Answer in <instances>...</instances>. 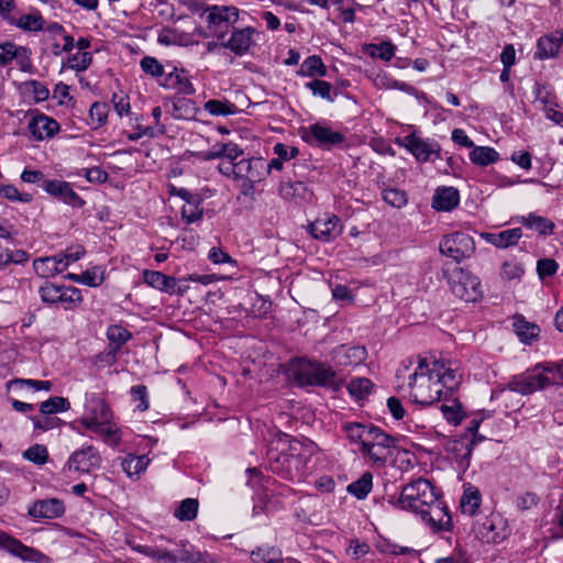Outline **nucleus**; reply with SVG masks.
I'll list each match as a JSON object with an SVG mask.
<instances>
[{
    "label": "nucleus",
    "mask_w": 563,
    "mask_h": 563,
    "mask_svg": "<svg viewBox=\"0 0 563 563\" xmlns=\"http://www.w3.org/2000/svg\"><path fill=\"white\" fill-rule=\"evenodd\" d=\"M312 441L301 442L286 433L277 434L268 445L267 459L273 473L289 481H301L316 452Z\"/></svg>",
    "instance_id": "1"
},
{
    "label": "nucleus",
    "mask_w": 563,
    "mask_h": 563,
    "mask_svg": "<svg viewBox=\"0 0 563 563\" xmlns=\"http://www.w3.org/2000/svg\"><path fill=\"white\" fill-rule=\"evenodd\" d=\"M410 397L421 406H431L442 399L443 390L439 379L433 377L430 360L422 357L418 367L409 376Z\"/></svg>",
    "instance_id": "2"
},
{
    "label": "nucleus",
    "mask_w": 563,
    "mask_h": 563,
    "mask_svg": "<svg viewBox=\"0 0 563 563\" xmlns=\"http://www.w3.org/2000/svg\"><path fill=\"white\" fill-rule=\"evenodd\" d=\"M292 372L301 386H321L339 390L342 384L330 366L317 361L298 358L292 363Z\"/></svg>",
    "instance_id": "3"
},
{
    "label": "nucleus",
    "mask_w": 563,
    "mask_h": 563,
    "mask_svg": "<svg viewBox=\"0 0 563 563\" xmlns=\"http://www.w3.org/2000/svg\"><path fill=\"white\" fill-rule=\"evenodd\" d=\"M437 495L434 486L428 479L418 478L406 485L397 499L395 496H389L388 503L419 514L427 504L435 501Z\"/></svg>",
    "instance_id": "4"
},
{
    "label": "nucleus",
    "mask_w": 563,
    "mask_h": 563,
    "mask_svg": "<svg viewBox=\"0 0 563 563\" xmlns=\"http://www.w3.org/2000/svg\"><path fill=\"white\" fill-rule=\"evenodd\" d=\"M396 446V439L387 434L384 430L373 426L369 428V437L360 446L363 456L371 460L376 466H385L393 455V449Z\"/></svg>",
    "instance_id": "5"
},
{
    "label": "nucleus",
    "mask_w": 563,
    "mask_h": 563,
    "mask_svg": "<svg viewBox=\"0 0 563 563\" xmlns=\"http://www.w3.org/2000/svg\"><path fill=\"white\" fill-rule=\"evenodd\" d=\"M448 283L453 295L466 302H477L484 296L479 278L463 268L454 269Z\"/></svg>",
    "instance_id": "6"
},
{
    "label": "nucleus",
    "mask_w": 563,
    "mask_h": 563,
    "mask_svg": "<svg viewBox=\"0 0 563 563\" xmlns=\"http://www.w3.org/2000/svg\"><path fill=\"white\" fill-rule=\"evenodd\" d=\"M540 367L541 366H534L533 368H529L523 373L511 376L505 386L493 393V397H496L506 390L518 393L521 396H529L537 390H542V385L544 382H548L547 379L539 377Z\"/></svg>",
    "instance_id": "7"
},
{
    "label": "nucleus",
    "mask_w": 563,
    "mask_h": 563,
    "mask_svg": "<svg viewBox=\"0 0 563 563\" xmlns=\"http://www.w3.org/2000/svg\"><path fill=\"white\" fill-rule=\"evenodd\" d=\"M301 137L306 143L318 146L324 151L340 146L345 141V135L332 130L322 123H314L301 131Z\"/></svg>",
    "instance_id": "8"
},
{
    "label": "nucleus",
    "mask_w": 563,
    "mask_h": 563,
    "mask_svg": "<svg viewBox=\"0 0 563 563\" xmlns=\"http://www.w3.org/2000/svg\"><path fill=\"white\" fill-rule=\"evenodd\" d=\"M439 250L442 255L453 258L456 263L471 257L475 252V243L471 235L464 232H454L444 235Z\"/></svg>",
    "instance_id": "9"
},
{
    "label": "nucleus",
    "mask_w": 563,
    "mask_h": 563,
    "mask_svg": "<svg viewBox=\"0 0 563 563\" xmlns=\"http://www.w3.org/2000/svg\"><path fill=\"white\" fill-rule=\"evenodd\" d=\"M397 143L406 147L418 162H433L440 157V144L431 139H422L416 132L399 139Z\"/></svg>",
    "instance_id": "10"
},
{
    "label": "nucleus",
    "mask_w": 563,
    "mask_h": 563,
    "mask_svg": "<svg viewBox=\"0 0 563 563\" xmlns=\"http://www.w3.org/2000/svg\"><path fill=\"white\" fill-rule=\"evenodd\" d=\"M255 34H260V32L252 26L243 29L233 26L232 34L228 41H223L227 35V31L214 33L217 38L221 41V47L230 49L236 56H243L250 51L251 46L254 45L253 36Z\"/></svg>",
    "instance_id": "11"
},
{
    "label": "nucleus",
    "mask_w": 563,
    "mask_h": 563,
    "mask_svg": "<svg viewBox=\"0 0 563 563\" xmlns=\"http://www.w3.org/2000/svg\"><path fill=\"white\" fill-rule=\"evenodd\" d=\"M430 364L433 377L439 379L445 399L449 395H452L461 384L462 374L456 367H453L452 362L445 363L441 360H430Z\"/></svg>",
    "instance_id": "12"
},
{
    "label": "nucleus",
    "mask_w": 563,
    "mask_h": 563,
    "mask_svg": "<svg viewBox=\"0 0 563 563\" xmlns=\"http://www.w3.org/2000/svg\"><path fill=\"white\" fill-rule=\"evenodd\" d=\"M422 521L428 523L437 531L450 530L452 528V519L448 511L446 506L441 500L439 494L435 496V501L427 504L426 508L419 512Z\"/></svg>",
    "instance_id": "13"
},
{
    "label": "nucleus",
    "mask_w": 563,
    "mask_h": 563,
    "mask_svg": "<svg viewBox=\"0 0 563 563\" xmlns=\"http://www.w3.org/2000/svg\"><path fill=\"white\" fill-rule=\"evenodd\" d=\"M485 437H477L470 439L468 434H461L452 440H449L445 446L448 453L452 454L463 471L470 466V460L474 446L483 442Z\"/></svg>",
    "instance_id": "14"
},
{
    "label": "nucleus",
    "mask_w": 563,
    "mask_h": 563,
    "mask_svg": "<svg viewBox=\"0 0 563 563\" xmlns=\"http://www.w3.org/2000/svg\"><path fill=\"white\" fill-rule=\"evenodd\" d=\"M307 231L316 240L330 242L342 233L341 220L335 214L318 218L308 224Z\"/></svg>",
    "instance_id": "15"
},
{
    "label": "nucleus",
    "mask_w": 563,
    "mask_h": 563,
    "mask_svg": "<svg viewBox=\"0 0 563 563\" xmlns=\"http://www.w3.org/2000/svg\"><path fill=\"white\" fill-rule=\"evenodd\" d=\"M42 188L48 195L74 208H81L85 206V200L73 189L71 185L65 180H44Z\"/></svg>",
    "instance_id": "16"
},
{
    "label": "nucleus",
    "mask_w": 563,
    "mask_h": 563,
    "mask_svg": "<svg viewBox=\"0 0 563 563\" xmlns=\"http://www.w3.org/2000/svg\"><path fill=\"white\" fill-rule=\"evenodd\" d=\"M101 457L98 451L88 445L80 450H76L68 459L67 466L76 472L89 473L90 470L98 468Z\"/></svg>",
    "instance_id": "17"
},
{
    "label": "nucleus",
    "mask_w": 563,
    "mask_h": 563,
    "mask_svg": "<svg viewBox=\"0 0 563 563\" xmlns=\"http://www.w3.org/2000/svg\"><path fill=\"white\" fill-rule=\"evenodd\" d=\"M366 358V350L361 345L342 344L331 352V361L336 366H356Z\"/></svg>",
    "instance_id": "18"
},
{
    "label": "nucleus",
    "mask_w": 563,
    "mask_h": 563,
    "mask_svg": "<svg viewBox=\"0 0 563 563\" xmlns=\"http://www.w3.org/2000/svg\"><path fill=\"white\" fill-rule=\"evenodd\" d=\"M0 549L8 551L9 553L21 558L24 561L40 562L44 555L30 547L24 545L18 539L10 537L5 532H0Z\"/></svg>",
    "instance_id": "19"
},
{
    "label": "nucleus",
    "mask_w": 563,
    "mask_h": 563,
    "mask_svg": "<svg viewBox=\"0 0 563 563\" xmlns=\"http://www.w3.org/2000/svg\"><path fill=\"white\" fill-rule=\"evenodd\" d=\"M266 176L267 166L262 157L242 158L236 162L235 179L264 180Z\"/></svg>",
    "instance_id": "20"
},
{
    "label": "nucleus",
    "mask_w": 563,
    "mask_h": 563,
    "mask_svg": "<svg viewBox=\"0 0 563 563\" xmlns=\"http://www.w3.org/2000/svg\"><path fill=\"white\" fill-rule=\"evenodd\" d=\"M59 129V123L55 119L42 113L32 118L29 122V131L37 141L54 136Z\"/></svg>",
    "instance_id": "21"
},
{
    "label": "nucleus",
    "mask_w": 563,
    "mask_h": 563,
    "mask_svg": "<svg viewBox=\"0 0 563 563\" xmlns=\"http://www.w3.org/2000/svg\"><path fill=\"white\" fill-rule=\"evenodd\" d=\"M65 512V506L57 498L36 500L29 508V515L34 518L54 519Z\"/></svg>",
    "instance_id": "22"
},
{
    "label": "nucleus",
    "mask_w": 563,
    "mask_h": 563,
    "mask_svg": "<svg viewBox=\"0 0 563 563\" xmlns=\"http://www.w3.org/2000/svg\"><path fill=\"white\" fill-rule=\"evenodd\" d=\"M205 12L208 13L206 20L209 25L220 26L228 24L233 27L239 20V9L235 7L211 5L207 7Z\"/></svg>",
    "instance_id": "23"
},
{
    "label": "nucleus",
    "mask_w": 563,
    "mask_h": 563,
    "mask_svg": "<svg viewBox=\"0 0 563 563\" xmlns=\"http://www.w3.org/2000/svg\"><path fill=\"white\" fill-rule=\"evenodd\" d=\"M563 43V33L555 31L549 35L541 36L537 43L534 57L538 59H548L555 57Z\"/></svg>",
    "instance_id": "24"
},
{
    "label": "nucleus",
    "mask_w": 563,
    "mask_h": 563,
    "mask_svg": "<svg viewBox=\"0 0 563 563\" xmlns=\"http://www.w3.org/2000/svg\"><path fill=\"white\" fill-rule=\"evenodd\" d=\"M185 74V69L178 70L177 68H174L173 71L164 76L161 86L165 89L177 90V92L181 95H194L196 92V89L190 79Z\"/></svg>",
    "instance_id": "25"
},
{
    "label": "nucleus",
    "mask_w": 563,
    "mask_h": 563,
    "mask_svg": "<svg viewBox=\"0 0 563 563\" xmlns=\"http://www.w3.org/2000/svg\"><path fill=\"white\" fill-rule=\"evenodd\" d=\"M460 202L459 190L454 187H440L432 198V208L438 211H452Z\"/></svg>",
    "instance_id": "26"
},
{
    "label": "nucleus",
    "mask_w": 563,
    "mask_h": 563,
    "mask_svg": "<svg viewBox=\"0 0 563 563\" xmlns=\"http://www.w3.org/2000/svg\"><path fill=\"white\" fill-rule=\"evenodd\" d=\"M482 236L486 242L498 249H508L518 244L522 236V231L520 228H514L498 233L486 232Z\"/></svg>",
    "instance_id": "27"
},
{
    "label": "nucleus",
    "mask_w": 563,
    "mask_h": 563,
    "mask_svg": "<svg viewBox=\"0 0 563 563\" xmlns=\"http://www.w3.org/2000/svg\"><path fill=\"white\" fill-rule=\"evenodd\" d=\"M143 280L148 286L169 295H174V291H176V279L162 272L145 269Z\"/></svg>",
    "instance_id": "28"
},
{
    "label": "nucleus",
    "mask_w": 563,
    "mask_h": 563,
    "mask_svg": "<svg viewBox=\"0 0 563 563\" xmlns=\"http://www.w3.org/2000/svg\"><path fill=\"white\" fill-rule=\"evenodd\" d=\"M517 222L530 230H536L540 235H550L553 233L554 223L545 218L538 216L533 212L528 216H521L517 219Z\"/></svg>",
    "instance_id": "29"
},
{
    "label": "nucleus",
    "mask_w": 563,
    "mask_h": 563,
    "mask_svg": "<svg viewBox=\"0 0 563 563\" xmlns=\"http://www.w3.org/2000/svg\"><path fill=\"white\" fill-rule=\"evenodd\" d=\"M33 268L35 274L44 279H48L63 273V268H60V260H56L54 256H46L34 260Z\"/></svg>",
    "instance_id": "30"
},
{
    "label": "nucleus",
    "mask_w": 563,
    "mask_h": 563,
    "mask_svg": "<svg viewBox=\"0 0 563 563\" xmlns=\"http://www.w3.org/2000/svg\"><path fill=\"white\" fill-rule=\"evenodd\" d=\"M242 154L243 151L232 142L217 143L216 145H213L211 151L202 153V158L205 161H211L216 158L225 157L229 161H235Z\"/></svg>",
    "instance_id": "31"
},
{
    "label": "nucleus",
    "mask_w": 563,
    "mask_h": 563,
    "mask_svg": "<svg viewBox=\"0 0 563 563\" xmlns=\"http://www.w3.org/2000/svg\"><path fill=\"white\" fill-rule=\"evenodd\" d=\"M279 194L284 199H308L311 196V191L307 185L301 181H284L279 186Z\"/></svg>",
    "instance_id": "32"
},
{
    "label": "nucleus",
    "mask_w": 563,
    "mask_h": 563,
    "mask_svg": "<svg viewBox=\"0 0 563 563\" xmlns=\"http://www.w3.org/2000/svg\"><path fill=\"white\" fill-rule=\"evenodd\" d=\"M536 366H541L539 369V377L547 379L542 385V389H545L553 385H563V364L562 365H547L539 363Z\"/></svg>",
    "instance_id": "33"
},
{
    "label": "nucleus",
    "mask_w": 563,
    "mask_h": 563,
    "mask_svg": "<svg viewBox=\"0 0 563 563\" xmlns=\"http://www.w3.org/2000/svg\"><path fill=\"white\" fill-rule=\"evenodd\" d=\"M303 77H324L327 76V67L318 55L307 57L298 71Z\"/></svg>",
    "instance_id": "34"
},
{
    "label": "nucleus",
    "mask_w": 563,
    "mask_h": 563,
    "mask_svg": "<svg viewBox=\"0 0 563 563\" xmlns=\"http://www.w3.org/2000/svg\"><path fill=\"white\" fill-rule=\"evenodd\" d=\"M481 506V493L475 487L465 488L460 507L463 515L474 516Z\"/></svg>",
    "instance_id": "35"
},
{
    "label": "nucleus",
    "mask_w": 563,
    "mask_h": 563,
    "mask_svg": "<svg viewBox=\"0 0 563 563\" xmlns=\"http://www.w3.org/2000/svg\"><path fill=\"white\" fill-rule=\"evenodd\" d=\"M107 338L109 340V347L113 353H117L123 344L131 338V332L119 324L110 325L107 330Z\"/></svg>",
    "instance_id": "36"
},
{
    "label": "nucleus",
    "mask_w": 563,
    "mask_h": 563,
    "mask_svg": "<svg viewBox=\"0 0 563 563\" xmlns=\"http://www.w3.org/2000/svg\"><path fill=\"white\" fill-rule=\"evenodd\" d=\"M476 537L486 543H497L501 539L498 532L495 531V522L493 518H485L483 521H477L474 525Z\"/></svg>",
    "instance_id": "37"
},
{
    "label": "nucleus",
    "mask_w": 563,
    "mask_h": 563,
    "mask_svg": "<svg viewBox=\"0 0 563 563\" xmlns=\"http://www.w3.org/2000/svg\"><path fill=\"white\" fill-rule=\"evenodd\" d=\"M498 158V152L488 146H474L470 153L471 162L477 166H487L497 162Z\"/></svg>",
    "instance_id": "38"
},
{
    "label": "nucleus",
    "mask_w": 563,
    "mask_h": 563,
    "mask_svg": "<svg viewBox=\"0 0 563 563\" xmlns=\"http://www.w3.org/2000/svg\"><path fill=\"white\" fill-rule=\"evenodd\" d=\"M45 21L40 12L23 14L19 19L14 18V23L11 25H15L16 27L25 31V32H38L44 29Z\"/></svg>",
    "instance_id": "39"
},
{
    "label": "nucleus",
    "mask_w": 563,
    "mask_h": 563,
    "mask_svg": "<svg viewBox=\"0 0 563 563\" xmlns=\"http://www.w3.org/2000/svg\"><path fill=\"white\" fill-rule=\"evenodd\" d=\"M150 463V460L146 455H128L123 459L121 465L123 471L126 473L129 477L134 475H139L144 472Z\"/></svg>",
    "instance_id": "40"
},
{
    "label": "nucleus",
    "mask_w": 563,
    "mask_h": 563,
    "mask_svg": "<svg viewBox=\"0 0 563 563\" xmlns=\"http://www.w3.org/2000/svg\"><path fill=\"white\" fill-rule=\"evenodd\" d=\"M305 86L312 92L313 96H318L330 102H333L335 97L339 95L336 90L332 89V85L330 82L322 79H313L306 82Z\"/></svg>",
    "instance_id": "41"
},
{
    "label": "nucleus",
    "mask_w": 563,
    "mask_h": 563,
    "mask_svg": "<svg viewBox=\"0 0 563 563\" xmlns=\"http://www.w3.org/2000/svg\"><path fill=\"white\" fill-rule=\"evenodd\" d=\"M372 427L373 424L349 422L343 426V430L352 442H357L361 446H364V442L369 437V428Z\"/></svg>",
    "instance_id": "42"
},
{
    "label": "nucleus",
    "mask_w": 563,
    "mask_h": 563,
    "mask_svg": "<svg viewBox=\"0 0 563 563\" xmlns=\"http://www.w3.org/2000/svg\"><path fill=\"white\" fill-rule=\"evenodd\" d=\"M373 486V475L365 472L357 481L347 486V492L357 499H364L371 492Z\"/></svg>",
    "instance_id": "43"
},
{
    "label": "nucleus",
    "mask_w": 563,
    "mask_h": 563,
    "mask_svg": "<svg viewBox=\"0 0 563 563\" xmlns=\"http://www.w3.org/2000/svg\"><path fill=\"white\" fill-rule=\"evenodd\" d=\"M253 563H283L279 550L273 547H258L251 553Z\"/></svg>",
    "instance_id": "44"
},
{
    "label": "nucleus",
    "mask_w": 563,
    "mask_h": 563,
    "mask_svg": "<svg viewBox=\"0 0 563 563\" xmlns=\"http://www.w3.org/2000/svg\"><path fill=\"white\" fill-rule=\"evenodd\" d=\"M203 108L211 115H230L238 112V107L229 100L211 99Z\"/></svg>",
    "instance_id": "45"
},
{
    "label": "nucleus",
    "mask_w": 563,
    "mask_h": 563,
    "mask_svg": "<svg viewBox=\"0 0 563 563\" xmlns=\"http://www.w3.org/2000/svg\"><path fill=\"white\" fill-rule=\"evenodd\" d=\"M24 387L32 388L33 390H45L52 389V383L49 380H36L25 378H14L7 383L8 390L11 389H23Z\"/></svg>",
    "instance_id": "46"
},
{
    "label": "nucleus",
    "mask_w": 563,
    "mask_h": 563,
    "mask_svg": "<svg viewBox=\"0 0 563 563\" xmlns=\"http://www.w3.org/2000/svg\"><path fill=\"white\" fill-rule=\"evenodd\" d=\"M90 415L100 423L110 422L112 412L108 404L100 398H93L88 405Z\"/></svg>",
    "instance_id": "47"
},
{
    "label": "nucleus",
    "mask_w": 563,
    "mask_h": 563,
    "mask_svg": "<svg viewBox=\"0 0 563 563\" xmlns=\"http://www.w3.org/2000/svg\"><path fill=\"white\" fill-rule=\"evenodd\" d=\"M60 291H62V285H56L48 280H46L38 288V294H40L41 300L47 305H55V303L60 302V298L63 296V294Z\"/></svg>",
    "instance_id": "48"
},
{
    "label": "nucleus",
    "mask_w": 563,
    "mask_h": 563,
    "mask_svg": "<svg viewBox=\"0 0 563 563\" xmlns=\"http://www.w3.org/2000/svg\"><path fill=\"white\" fill-rule=\"evenodd\" d=\"M379 188L382 190V198L387 205L398 209L407 205V194L404 190L398 188H386L383 186H379Z\"/></svg>",
    "instance_id": "49"
},
{
    "label": "nucleus",
    "mask_w": 563,
    "mask_h": 563,
    "mask_svg": "<svg viewBox=\"0 0 563 563\" xmlns=\"http://www.w3.org/2000/svg\"><path fill=\"white\" fill-rule=\"evenodd\" d=\"M373 387L374 384L368 378L357 377L349 383L347 390L356 399H363L372 393Z\"/></svg>",
    "instance_id": "50"
},
{
    "label": "nucleus",
    "mask_w": 563,
    "mask_h": 563,
    "mask_svg": "<svg viewBox=\"0 0 563 563\" xmlns=\"http://www.w3.org/2000/svg\"><path fill=\"white\" fill-rule=\"evenodd\" d=\"M70 408L68 399L59 396L51 397L40 405L42 415H53L67 411Z\"/></svg>",
    "instance_id": "51"
},
{
    "label": "nucleus",
    "mask_w": 563,
    "mask_h": 563,
    "mask_svg": "<svg viewBox=\"0 0 563 563\" xmlns=\"http://www.w3.org/2000/svg\"><path fill=\"white\" fill-rule=\"evenodd\" d=\"M199 503L195 498L184 499L175 510V517L181 521H191L197 517Z\"/></svg>",
    "instance_id": "52"
},
{
    "label": "nucleus",
    "mask_w": 563,
    "mask_h": 563,
    "mask_svg": "<svg viewBox=\"0 0 563 563\" xmlns=\"http://www.w3.org/2000/svg\"><path fill=\"white\" fill-rule=\"evenodd\" d=\"M23 92L33 97L35 103L45 101L49 97V91L45 85L37 80H26L22 84Z\"/></svg>",
    "instance_id": "53"
},
{
    "label": "nucleus",
    "mask_w": 563,
    "mask_h": 563,
    "mask_svg": "<svg viewBox=\"0 0 563 563\" xmlns=\"http://www.w3.org/2000/svg\"><path fill=\"white\" fill-rule=\"evenodd\" d=\"M26 52V47L18 46L12 42L5 41L0 43V67L7 66L20 54Z\"/></svg>",
    "instance_id": "54"
},
{
    "label": "nucleus",
    "mask_w": 563,
    "mask_h": 563,
    "mask_svg": "<svg viewBox=\"0 0 563 563\" xmlns=\"http://www.w3.org/2000/svg\"><path fill=\"white\" fill-rule=\"evenodd\" d=\"M366 52L374 58H379L385 62L390 60L396 52V46L391 42H383L380 44H369Z\"/></svg>",
    "instance_id": "55"
},
{
    "label": "nucleus",
    "mask_w": 563,
    "mask_h": 563,
    "mask_svg": "<svg viewBox=\"0 0 563 563\" xmlns=\"http://www.w3.org/2000/svg\"><path fill=\"white\" fill-rule=\"evenodd\" d=\"M196 112L195 102L190 99L179 98L173 103V117L176 119H188Z\"/></svg>",
    "instance_id": "56"
},
{
    "label": "nucleus",
    "mask_w": 563,
    "mask_h": 563,
    "mask_svg": "<svg viewBox=\"0 0 563 563\" xmlns=\"http://www.w3.org/2000/svg\"><path fill=\"white\" fill-rule=\"evenodd\" d=\"M23 457L36 465H43L48 460V451L43 444H34L23 452Z\"/></svg>",
    "instance_id": "57"
},
{
    "label": "nucleus",
    "mask_w": 563,
    "mask_h": 563,
    "mask_svg": "<svg viewBox=\"0 0 563 563\" xmlns=\"http://www.w3.org/2000/svg\"><path fill=\"white\" fill-rule=\"evenodd\" d=\"M440 409L444 418L455 426L461 423L464 417V413L462 411V405L456 399H454L451 405H441Z\"/></svg>",
    "instance_id": "58"
},
{
    "label": "nucleus",
    "mask_w": 563,
    "mask_h": 563,
    "mask_svg": "<svg viewBox=\"0 0 563 563\" xmlns=\"http://www.w3.org/2000/svg\"><path fill=\"white\" fill-rule=\"evenodd\" d=\"M31 419L33 421L34 429L40 431H48L65 424L62 419L57 417H51V415H43L42 417L35 416Z\"/></svg>",
    "instance_id": "59"
},
{
    "label": "nucleus",
    "mask_w": 563,
    "mask_h": 563,
    "mask_svg": "<svg viewBox=\"0 0 563 563\" xmlns=\"http://www.w3.org/2000/svg\"><path fill=\"white\" fill-rule=\"evenodd\" d=\"M92 62V54L90 52H78L68 58L67 65L76 71L86 70Z\"/></svg>",
    "instance_id": "60"
},
{
    "label": "nucleus",
    "mask_w": 563,
    "mask_h": 563,
    "mask_svg": "<svg viewBox=\"0 0 563 563\" xmlns=\"http://www.w3.org/2000/svg\"><path fill=\"white\" fill-rule=\"evenodd\" d=\"M141 69L152 77H163L164 74V66L152 56H145L140 62Z\"/></svg>",
    "instance_id": "61"
},
{
    "label": "nucleus",
    "mask_w": 563,
    "mask_h": 563,
    "mask_svg": "<svg viewBox=\"0 0 563 563\" xmlns=\"http://www.w3.org/2000/svg\"><path fill=\"white\" fill-rule=\"evenodd\" d=\"M109 106L106 102H93L90 107V119L96 122L95 129L102 126L108 118Z\"/></svg>",
    "instance_id": "62"
},
{
    "label": "nucleus",
    "mask_w": 563,
    "mask_h": 563,
    "mask_svg": "<svg viewBox=\"0 0 563 563\" xmlns=\"http://www.w3.org/2000/svg\"><path fill=\"white\" fill-rule=\"evenodd\" d=\"M85 254L82 246H76L75 249H68L64 253L54 255L56 260H60V268L63 272L71 264L77 262Z\"/></svg>",
    "instance_id": "63"
},
{
    "label": "nucleus",
    "mask_w": 563,
    "mask_h": 563,
    "mask_svg": "<svg viewBox=\"0 0 563 563\" xmlns=\"http://www.w3.org/2000/svg\"><path fill=\"white\" fill-rule=\"evenodd\" d=\"M558 268L559 265L553 258H541L537 262V273L541 279L552 277Z\"/></svg>",
    "instance_id": "64"
}]
</instances>
